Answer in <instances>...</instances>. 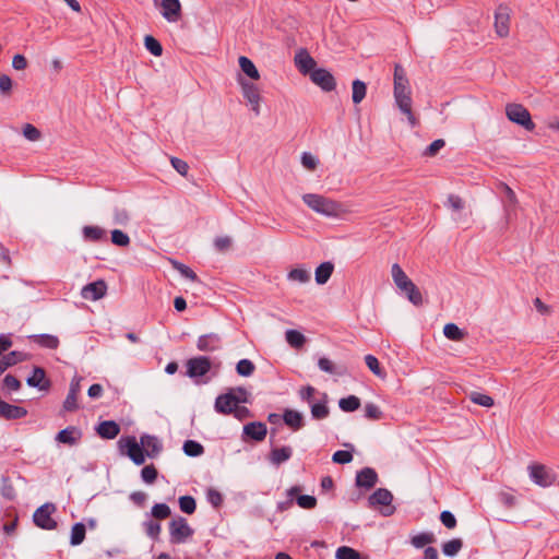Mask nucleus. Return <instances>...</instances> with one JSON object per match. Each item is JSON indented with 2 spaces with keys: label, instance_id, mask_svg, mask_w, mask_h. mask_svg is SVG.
<instances>
[{
  "label": "nucleus",
  "instance_id": "51",
  "mask_svg": "<svg viewBox=\"0 0 559 559\" xmlns=\"http://www.w3.org/2000/svg\"><path fill=\"white\" fill-rule=\"evenodd\" d=\"M111 242L118 247H128L130 237L120 229H114L111 231Z\"/></svg>",
  "mask_w": 559,
  "mask_h": 559
},
{
  "label": "nucleus",
  "instance_id": "59",
  "mask_svg": "<svg viewBox=\"0 0 559 559\" xmlns=\"http://www.w3.org/2000/svg\"><path fill=\"white\" fill-rule=\"evenodd\" d=\"M78 396L79 394L70 391L68 392V395L63 402V409L66 412H74L79 408Z\"/></svg>",
  "mask_w": 559,
  "mask_h": 559
},
{
  "label": "nucleus",
  "instance_id": "13",
  "mask_svg": "<svg viewBox=\"0 0 559 559\" xmlns=\"http://www.w3.org/2000/svg\"><path fill=\"white\" fill-rule=\"evenodd\" d=\"M187 374L190 378L202 377L211 369V360L209 357L199 356L187 361Z\"/></svg>",
  "mask_w": 559,
  "mask_h": 559
},
{
  "label": "nucleus",
  "instance_id": "9",
  "mask_svg": "<svg viewBox=\"0 0 559 559\" xmlns=\"http://www.w3.org/2000/svg\"><path fill=\"white\" fill-rule=\"evenodd\" d=\"M238 83L241 86L242 95L251 106L252 111H254L255 115H259L261 96L258 86L241 78L238 80Z\"/></svg>",
  "mask_w": 559,
  "mask_h": 559
},
{
  "label": "nucleus",
  "instance_id": "2",
  "mask_svg": "<svg viewBox=\"0 0 559 559\" xmlns=\"http://www.w3.org/2000/svg\"><path fill=\"white\" fill-rule=\"evenodd\" d=\"M302 201L314 212L330 216L337 217L345 213L342 203L332 199L325 198L317 193H306L302 195Z\"/></svg>",
  "mask_w": 559,
  "mask_h": 559
},
{
  "label": "nucleus",
  "instance_id": "32",
  "mask_svg": "<svg viewBox=\"0 0 559 559\" xmlns=\"http://www.w3.org/2000/svg\"><path fill=\"white\" fill-rule=\"evenodd\" d=\"M391 274H392L393 282L399 289L407 286V284L411 282V280L406 275V273L403 271V269L397 263H394L392 265Z\"/></svg>",
  "mask_w": 559,
  "mask_h": 559
},
{
  "label": "nucleus",
  "instance_id": "63",
  "mask_svg": "<svg viewBox=\"0 0 559 559\" xmlns=\"http://www.w3.org/2000/svg\"><path fill=\"white\" fill-rule=\"evenodd\" d=\"M207 501L214 507V508H218L222 506L223 503V496L219 491H217L216 489H213V488H210L207 490Z\"/></svg>",
  "mask_w": 559,
  "mask_h": 559
},
{
  "label": "nucleus",
  "instance_id": "43",
  "mask_svg": "<svg viewBox=\"0 0 559 559\" xmlns=\"http://www.w3.org/2000/svg\"><path fill=\"white\" fill-rule=\"evenodd\" d=\"M469 400L473 403L484 407H492L495 405V401L491 396L479 392H472L469 394Z\"/></svg>",
  "mask_w": 559,
  "mask_h": 559
},
{
  "label": "nucleus",
  "instance_id": "38",
  "mask_svg": "<svg viewBox=\"0 0 559 559\" xmlns=\"http://www.w3.org/2000/svg\"><path fill=\"white\" fill-rule=\"evenodd\" d=\"M338 406L343 412H354L360 407V400L356 395H349L341 399Z\"/></svg>",
  "mask_w": 559,
  "mask_h": 559
},
{
  "label": "nucleus",
  "instance_id": "64",
  "mask_svg": "<svg viewBox=\"0 0 559 559\" xmlns=\"http://www.w3.org/2000/svg\"><path fill=\"white\" fill-rule=\"evenodd\" d=\"M1 360L9 368L20 361L23 360V354L20 352H11L8 355H4Z\"/></svg>",
  "mask_w": 559,
  "mask_h": 559
},
{
  "label": "nucleus",
  "instance_id": "21",
  "mask_svg": "<svg viewBox=\"0 0 559 559\" xmlns=\"http://www.w3.org/2000/svg\"><path fill=\"white\" fill-rule=\"evenodd\" d=\"M27 415L24 407L9 404L4 401L0 402V417L7 420L20 419Z\"/></svg>",
  "mask_w": 559,
  "mask_h": 559
},
{
  "label": "nucleus",
  "instance_id": "62",
  "mask_svg": "<svg viewBox=\"0 0 559 559\" xmlns=\"http://www.w3.org/2000/svg\"><path fill=\"white\" fill-rule=\"evenodd\" d=\"M3 389L8 391H17L21 388V382L12 374H7L2 382Z\"/></svg>",
  "mask_w": 559,
  "mask_h": 559
},
{
  "label": "nucleus",
  "instance_id": "50",
  "mask_svg": "<svg viewBox=\"0 0 559 559\" xmlns=\"http://www.w3.org/2000/svg\"><path fill=\"white\" fill-rule=\"evenodd\" d=\"M311 415L314 419H323L329 416V407L325 402L322 403H311Z\"/></svg>",
  "mask_w": 559,
  "mask_h": 559
},
{
  "label": "nucleus",
  "instance_id": "20",
  "mask_svg": "<svg viewBox=\"0 0 559 559\" xmlns=\"http://www.w3.org/2000/svg\"><path fill=\"white\" fill-rule=\"evenodd\" d=\"M378 481V474L371 467H365L356 475V485L360 488L371 489Z\"/></svg>",
  "mask_w": 559,
  "mask_h": 559
},
{
  "label": "nucleus",
  "instance_id": "31",
  "mask_svg": "<svg viewBox=\"0 0 559 559\" xmlns=\"http://www.w3.org/2000/svg\"><path fill=\"white\" fill-rule=\"evenodd\" d=\"M238 62H239V67H240L241 71L247 76H249L251 80H254V81L260 80V73H259L257 67L248 57H245V56L239 57Z\"/></svg>",
  "mask_w": 559,
  "mask_h": 559
},
{
  "label": "nucleus",
  "instance_id": "27",
  "mask_svg": "<svg viewBox=\"0 0 559 559\" xmlns=\"http://www.w3.org/2000/svg\"><path fill=\"white\" fill-rule=\"evenodd\" d=\"M334 271V264L332 262L321 263L314 272V278L317 284L324 285L331 277Z\"/></svg>",
  "mask_w": 559,
  "mask_h": 559
},
{
  "label": "nucleus",
  "instance_id": "6",
  "mask_svg": "<svg viewBox=\"0 0 559 559\" xmlns=\"http://www.w3.org/2000/svg\"><path fill=\"white\" fill-rule=\"evenodd\" d=\"M56 511L53 503H45L40 506L33 514V521L36 526L51 531L57 527V522L51 518V514Z\"/></svg>",
  "mask_w": 559,
  "mask_h": 559
},
{
  "label": "nucleus",
  "instance_id": "47",
  "mask_svg": "<svg viewBox=\"0 0 559 559\" xmlns=\"http://www.w3.org/2000/svg\"><path fill=\"white\" fill-rule=\"evenodd\" d=\"M145 533L148 537H151L154 540H157L162 531V526L158 522H155L153 520L145 521L143 523Z\"/></svg>",
  "mask_w": 559,
  "mask_h": 559
},
{
  "label": "nucleus",
  "instance_id": "58",
  "mask_svg": "<svg viewBox=\"0 0 559 559\" xmlns=\"http://www.w3.org/2000/svg\"><path fill=\"white\" fill-rule=\"evenodd\" d=\"M365 361L367 367L378 377H383L384 372L382 371L379 360L373 355H367L365 357Z\"/></svg>",
  "mask_w": 559,
  "mask_h": 559
},
{
  "label": "nucleus",
  "instance_id": "33",
  "mask_svg": "<svg viewBox=\"0 0 559 559\" xmlns=\"http://www.w3.org/2000/svg\"><path fill=\"white\" fill-rule=\"evenodd\" d=\"M33 340L36 344H38L41 347L56 349L59 346V340L55 335L50 334H39L34 335Z\"/></svg>",
  "mask_w": 559,
  "mask_h": 559
},
{
  "label": "nucleus",
  "instance_id": "56",
  "mask_svg": "<svg viewBox=\"0 0 559 559\" xmlns=\"http://www.w3.org/2000/svg\"><path fill=\"white\" fill-rule=\"evenodd\" d=\"M297 504L307 510L314 509L317 506V499L313 496L301 495L296 498Z\"/></svg>",
  "mask_w": 559,
  "mask_h": 559
},
{
  "label": "nucleus",
  "instance_id": "42",
  "mask_svg": "<svg viewBox=\"0 0 559 559\" xmlns=\"http://www.w3.org/2000/svg\"><path fill=\"white\" fill-rule=\"evenodd\" d=\"M288 280L299 283H307L310 281V272L306 269L296 267L289 271Z\"/></svg>",
  "mask_w": 559,
  "mask_h": 559
},
{
  "label": "nucleus",
  "instance_id": "28",
  "mask_svg": "<svg viewBox=\"0 0 559 559\" xmlns=\"http://www.w3.org/2000/svg\"><path fill=\"white\" fill-rule=\"evenodd\" d=\"M500 188L504 194L503 203H504L506 212L508 215H510V213L512 211H514L518 205L516 195H515L514 191L508 185H506L503 182L500 183Z\"/></svg>",
  "mask_w": 559,
  "mask_h": 559
},
{
  "label": "nucleus",
  "instance_id": "44",
  "mask_svg": "<svg viewBox=\"0 0 559 559\" xmlns=\"http://www.w3.org/2000/svg\"><path fill=\"white\" fill-rule=\"evenodd\" d=\"M145 48L155 57H159L163 53V47L160 43L151 35L144 38Z\"/></svg>",
  "mask_w": 559,
  "mask_h": 559
},
{
  "label": "nucleus",
  "instance_id": "37",
  "mask_svg": "<svg viewBox=\"0 0 559 559\" xmlns=\"http://www.w3.org/2000/svg\"><path fill=\"white\" fill-rule=\"evenodd\" d=\"M353 93H352V99L354 104H359L362 102V99L366 97L367 93V86L366 84L360 80H355L353 82Z\"/></svg>",
  "mask_w": 559,
  "mask_h": 559
},
{
  "label": "nucleus",
  "instance_id": "11",
  "mask_svg": "<svg viewBox=\"0 0 559 559\" xmlns=\"http://www.w3.org/2000/svg\"><path fill=\"white\" fill-rule=\"evenodd\" d=\"M310 80L324 92H332L336 87V81L333 74L323 68H318L310 73Z\"/></svg>",
  "mask_w": 559,
  "mask_h": 559
},
{
  "label": "nucleus",
  "instance_id": "17",
  "mask_svg": "<svg viewBox=\"0 0 559 559\" xmlns=\"http://www.w3.org/2000/svg\"><path fill=\"white\" fill-rule=\"evenodd\" d=\"M266 425L261 421H252L243 426V438H249L254 441H263L266 437Z\"/></svg>",
  "mask_w": 559,
  "mask_h": 559
},
{
  "label": "nucleus",
  "instance_id": "35",
  "mask_svg": "<svg viewBox=\"0 0 559 559\" xmlns=\"http://www.w3.org/2000/svg\"><path fill=\"white\" fill-rule=\"evenodd\" d=\"M443 334L447 338L460 342L464 338L465 332L462 331L456 324L448 323L443 328Z\"/></svg>",
  "mask_w": 559,
  "mask_h": 559
},
{
  "label": "nucleus",
  "instance_id": "1",
  "mask_svg": "<svg viewBox=\"0 0 559 559\" xmlns=\"http://www.w3.org/2000/svg\"><path fill=\"white\" fill-rule=\"evenodd\" d=\"M393 95L396 106L407 117L409 124L416 127L418 120L412 110V88L405 69L399 63L394 67Z\"/></svg>",
  "mask_w": 559,
  "mask_h": 559
},
{
  "label": "nucleus",
  "instance_id": "12",
  "mask_svg": "<svg viewBox=\"0 0 559 559\" xmlns=\"http://www.w3.org/2000/svg\"><path fill=\"white\" fill-rule=\"evenodd\" d=\"M532 480L542 487H548L554 484L555 475L551 469L542 464H533L528 467Z\"/></svg>",
  "mask_w": 559,
  "mask_h": 559
},
{
  "label": "nucleus",
  "instance_id": "19",
  "mask_svg": "<svg viewBox=\"0 0 559 559\" xmlns=\"http://www.w3.org/2000/svg\"><path fill=\"white\" fill-rule=\"evenodd\" d=\"M141 445L143 447L144 454L148 457H156L163 450L160 441L151 435H143L140 438Z\"/></svg>",
  "mask_w": 559,
  "mask_h": 559
},
{
  "label": "nucleus",
  "instance_id": "26",
  "mask_svg": "<svg viewBox=\"0 0 559 559\" xmlns=\"http://www.w3.org/2000/svg\"><path fill=\"white\" fill-rule=\"evenodd\" d=\"M293 455L290 447L273 448L270 452V462L276 466L288 461Z\"/></svg>",
  "mask_w": 559,
  "mask_h": 559
},
{
  "label": "nucleus",
  "instance_id": "15",
  "mask_svg": "<svg viewBox=\"0 0 559 559\" xmlns=\"http://www.w3.org/2000/svg\"><path fill=\"white\" fill-rule=\"evenodd\" d=\"M107 293L106 282L98 280L96 282L85 285L81 290V296L86 300H98Z\"/></svg>",
  "mask_w": 559,
  "mask_h": 559
},
{
  "label": "nucleus",
  "instance_id": "18",
  "mask_svg": "<svg viewBox=\"0 0 559 559\" xmlns=\"http://www.w3.org/2000/svg\"><path fill=\"white\" fill-rule=\"evenodd\" d=\"M222 346L221 336L216 333L201 335L198 338L197 347L201 352H215Z\"/></svg>",
  "mask_w": 559,
  "mask_h": 559
},
{
  "label": "nucleus",
  "instance_id": "22",
  "mask_svg": "<svg viewBox=\"0 0 559 559\" xmlns=\"http://www.w3.org/2000/svg\"><path fill=\"white\" fill-rule=\"evenodd\" d=\"M81 437L82 432L79 428L74 426H69L57 433L56 440L60 443L74 445L81 439Z\"/></svg>",
  "mask_w": 559,
  "mask_h": 559
},
{
  "label": "nucleus",
  "instance_id": "46",
  "mask_svg": "<svg viewBox=\"0 0 559 559\" xmlns=\"http://www.w3.org/2000/svg\"><path fill=\"white\" fill-rule=\"evenodd\" d=\"M179 508L183 513L192 514L195 512L197 503L193 497L182 496L179 498Z\"/></svg>",
  "mask_w": 559,
  "mask_h": 559
},
{
  "label": "nucleus",
  "instance_id": "3",
  "mask_svg": "<svg viewBox=\"0 0 559 559\" xmlns=\"http://www.w3.org/2000/svg\"><path fill=\"white\" fill-rule=\"evenodd\" d=\"M122 455H127L134 464L142 465L145 462V454L141 441L138 442L134 436L123 437L118 441Z\"/></svg>",
  "mask_w": 559,
  "mask_h": 559
},
{
  "label": "nucleus",
  "instance_id": "4",
  "mask_svg": "<svg viewBox=\"0 0 559 559\" xmlns=\"http://www.w3.org/2000/svg\"><path fill=\"white\" fill-rule=\"evenodd\" d=\"M170 543L178 545L186 543L194 534L193 528L189 525L186 518H174L168 525Z\"/></svg>",
  "mask_w": 559,
  "mask_h": 559
},
{
  "label": "nucleus",
  "instance_id": "40",
  "mask_svg": "<svg viewBox=\"0 0 559 559\" xmlns=\"http://www.w3.org/2000/svg\"><path fill=\"white\" fill-rule=\"evenodd\" d=\"M463 547L461 538H453L442 545V551L447 556H455Z\"/></svg>",
  "mask_w": 559,
  "mask_h": 559
},
{
  "label": "nucleus",
  "instance_id": "36",
  "mask_svg": "<svg viewBox=\"0 0 559 559\" xmlns=\"http://www.w3.org/2000/svg\"><path fill=\"white\" fill-rule=\"evenodd\" d=\"M85 534H86L85 525L83 523H75L71 530L70 544L72 546H78V545L82 544L83 540L85 539Z\"/></svg>",
  "mask_w": 559,
  "mask_h": 559
},
{
  "label": "nucleus",
  "instance_id": "24",
  "mask_svg": "<svg viewBox=\"0 0 559 559\" xmlns=\"http://www.w3.org/2000/svg\"><path fill=\"white\" fill-rule=\"evenodd\" d=\"M27 384L39 390H48L50 386V382L46 379V372L40 367L34 368L33 374L27 379Z\"/></svg>",
  "mask_w": 559,
  "mask_h": 559
},
{
  "label": "nucleus",
  "instance_id": "10",
  "mask_svg": "<svg viewBox=\"0 0 559 559\" xmlns=\"http://www.w3.org/2000/svg\"><path fill=\"white\" fill-rule=\"evenodd\" d=\"M393 495L385 488L377 489L368 499L370 507L382 506L385 509L382 511L383 515H391L394 512V508L391 507Z\"/></svg>",
  "mask_w": 559,
  "mask_h": 559
},
{
  "label": "nucleus",
  "instance_id": "49",
  "mask_svg": "<svg viewBox=\"0 0 559 559\" xmlns=\"http://www.w3.org/2000/svg\"><path fill=\"white\" fill-rule=\"evenodd\" d=\"M435 540L430 533H420L412 537V545L416 548H423Z\"/></svg>",
  "mask_w": 559,
  "mask_h": 559
},
{
  "label": "nucleus",
  "instance_id": "54",
  "mask_svg": "<svg viewBox=\"0 0 559 559\" xmlns=\"http://www.w3.org/2000/svg\"><path fill=\"white\" fill-rule=\"evenodd\" d=\"M381 409L373 403H367L365 405V416L370 420H379L382 418Z\"/></svg>",
  "mask_w": 559,
  "mask_h": 559
},
{
  "label": "nucleus",
  "instance_id": "5",
  "mask_svg": "<svg viewBox=\"0 0 559 559\" xmlns=\"http://www.w3.org/2000/svg\"><path fill=\"white\" fill-rule=\"evenodd\" d=\"M506 115L510 121L522 126L527 131L535 129L530 111L521 104H508L506 106Z\"/></svg>",
  "mask_w": 559,
  "mask_h": 559
},
{
  "label": "nucleus",
  "instance_id": "23",
  "mask_svg": "<svg viewBox=\"0 0 559 559\" xmlns=\"http://www.w3.org/2000/svg\"><path fill=\"white\" fill-rule=\"evenodd\" d=\"M97 433L103 439H115L120 432V426L114 420L102 421L97 428Z\"/></svg>",
  "mask_w": 559,
  "mask_h": 559
},
{
  "label": "nucleus",
  "instance_id": "16",
  "mask_svg": "<svg viewBox=\"0 0 559 559\" xmlns=\"http://www.w3.org/2000/svg\"><path fill=\"white\" fill-rule=\"evenodd\" d=\"M162 15L168 22H177L181 17V4L179 0H162Z\"/></svg>",
  "mask_w": 559,
  "mask_h": 559
},
{
  "label": "nucleus",
  "instance_id": "34",
  "mask_svg": "<svg viewBox=\"0 0 559 559\" xmlns=\"http://www.w3.org/2000/svg\"><path fill=\"white\" fill-rule=\"evenodd\" d=\"M286 342L294 348H300L306 343V337L299 331L287 330L285 333Z\"/></svg>",
  "mask_w": 559,
  "mask_h": 559
},
{
  "label": "nucleus",
  "instance_id": "53",
  "mask_svg": "<svg viewBox=\"0 0 559 559\" xmlns=\"http://www.w3.org/2000/svg\"><path fill=\"white\" fill-rule=\"evenodd\" d=\"M22 132L25 139L32 142H36L41 138V132L31 123L24 124Z\"/></svg>",
  "mask_w": 559,
  "mask_h": 559
},
{
  "label": "nucleus",
  "instance_id": "52",
  "mask_svg": "<svg viewBox=\"0 0 559 559\" xmlns=\"http://www.w3.org/2000/svg\"><path fill=\"white\" fill-rule=\"evenodd\" d=\"M157 475V469L153 464L144 466L141 471V477L146 484H153L156 480Z\"/></svg>",
  "mask_w": 559,
  "mask_h": 559
},
{
  "label": "nucleus",
  "instance_id": "41",
  "mask_svg": "<svg viewBox=\"0 0 559 559\" xmlns=\"http://www.w3.org/2000/svg\"><path fill=\"white\" fill-rule=\"evenodd\" d=\"M183 452L188 456H199L203 454L204 448L201 443L194 441V440H187L183 443Z\"/></svg>",
  "mask_w": 559,
  "mask_h": 559
},
{
  "label": "nucleus",
  "instance_id": "14",
  "mask_svg": "<svg viewBox=\"0 0 559 559\" xmlns=\"http://www.w3.org/2000/svg\"><path fill=\"white\" fill-rule=\"evenodd\" d=\"M295 66L302 75H309L316 71L317 61L310 56L306 49H300L294 58Z\"/></svg>",
  "mask_w": 559,
  "mask_h": 559
},
{
  "label": "nucleus",
  "instance_id": "48",
  "mask_svg": "<svg viewBox=\"0 0 559 559\" xmlns=\"http://www.w3.org/2000/svg\"><path fill=\"white\" fill-rule=\"evenodd\" d=\"M336 559H360L359 551L348 546H342L337 548L335 552Z\"/></svg>",
  "mask_w": 559,
  "mask_h": 559
},
{
  "label": "nucleus",
  "instance_id": "30",
  "mask_svg": "<svg viewBox=\"0 0 559 559\" xmlns=\"http://www.w3.org/2000/svg\"><path fill=\"white\" fill-rule=\"evenodd\" d=\"M83 238L86 241L97 242L106 237V231L99 226H84L82 229Z\"/></svg>",
  "mask_w": 559,
  "mask_h": 559
},
{
  "label": "nucleus",
  "instance_id": "29",
  "mask_svg": "<svg viewBox=\"0 0 559 559\" xmlns=\"http://www.w3.org/2000/svg\"><path fill=\"white\" fill-rule=\"evenodd\" d=\"M400 290L405 294L407 299L414 306L423 305V302H424L423 295H421L419 288L412 281L407 284V286L402 287Z\"/></svg>",
  "mask_w": 559,
  "mask_h": 559
},
{
  "label": "nucleus",
  "instance_id": "25",
  "mask_svg": "<svg viewBox=\"0 0 559 559\" xmlns=\"http://www.w3.org/2000/svg\"><path fill=\"white\" fill-rule=\"evenodd\" d=\"M284 423L294 431L299 430L304 426V416L294 409H286L283 414Z\"/></svg>",
  "mask_w": 559,
  "mask_h": 559
},
{
  "label": "nucleus",
  "instance_id": "57",
  "mask_svg": "<svg viewBox=\"0 0 559 559\" xmlns=\"http://www.w3.org/2000/svg\"><path fill=\"white\" fill-rule=\"evenodd\" d=\"M445 145L444 140L438 139L435 140L431 144H429L426 150L424 151V156L426 157H433L438 154V152L443 148Z\"/></svg>",
  "mask_w": 559,
  "mask_h": 559
},
{
  "label": "nucleus",
  "instance_id": "60",
  "mask_svg": "<svg viewBox=\"0 0 559 559\" xmlns=\"http://www.w3.org/2000/svg\"><path fill=\"white\" fill-rule=\"evenodd\" d=\"M332 461L337 464H347L353 461V454L349 451L338 450L333 454Z\"/></svg>",
  "mask_w": 559,
  "mask_h": 559
},
{
  "label": "nucleus",
  "instance_id": "61",
  "mask_svg": "<svg viewBox=\"0 0 559 559\" xmlns=\"http://www.w3.org/2000/svg\"><path fill=\"white\" fill-rule=\"evenodd\" d=\"M231 243H233L231 238L228 236L217 237L214 240V247L219 252H224V251H227L228 249H230Z\"/></svg>",
  "mask_w": 559,
  "mask_h": 559
},
{
  "label": "nucleus",
  "instance_id": "39",
  "mask_svg": "<svg viewBox=\"0 0 559 559\" xmlns=\"http://www.w3.org/2000/svg\"><path fill=\"white\" fill-rule=\"evenodd\" d=\"M171 514V510L166 503H155L152 507L151 515L156 520H165L169 518Z\"/></svg>",
  "mask_w": 559,
  "mask_h": 559
},
{
  "label": "nucleus",
  "instance_id": "7",
  "mask_svg": "<svg viewBox=\"0 0 559 559\" xmlns=\"http://www.w3.org/2000/svg\"><path fill=\"white\" fill-rule=\"evenodd\" d=\"M510 22H511V9L509 5L501 3L497 7L495 11V32L496 34L504 38L510 33Z\"/></svg>",
  "mask_w": 559,
  "mask_h": 559
},
{
  "label": "nucleus",
  "instance_id": "55",
  "mask_svg": "<svg viewBox=\"0 0 559 559\" xmlns=\"http://www.w3.org/2000/svg\"><path fill=\"white\" fill-rule=\"evenodd\" d=\"M175 269L186 278L192 281V282H197L198 281V275L195 274V272L193 270H191L189 266L182 264V263H179V262H173Z\"/></svg>",
  "mask_w": 559,
  "mask_h": 559
},
{
  "label": "nucleus",
  "instance_id": "45",
  "mask_svg": "<svg viewBox=\"0 0 559 559\" xmlns=\"http://www.w3.org/2000/svg\"><path fill=\"white\" fill-rule=\"evenodd\" d=\"M255 370L254 364L249 359H241L237 362L236 371L239 376L250 377Z\"/></svg>",
  "mask_w": 559,
  "mask_h": 559
},
{
  "label": "nucleus",
  "instance_id": "8",
  "mask_svg": "<svg viewBox=\"0 0 559 559\" xmlns=\"http://www.w3.org/2000/svg\"><path fill=\"white\" fill-rule=\"evenodd\" d=\"M245 402V397H236L235 391L221 394L215 400V411L219 414L229 415L237 404Z\"/></svg>",
  "mask_w": 559,
  "mask_h": 559
}]
</instances>
